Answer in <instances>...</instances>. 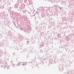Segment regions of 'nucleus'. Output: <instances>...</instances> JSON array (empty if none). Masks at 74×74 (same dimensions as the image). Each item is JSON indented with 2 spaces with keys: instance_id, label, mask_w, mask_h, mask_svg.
Segmentation results:
<instances>
[{
  "instance_id": "obj_1",
  "label": "nucleus",
  "mask_w": 74,
  "mask_h": 74,
  "mask_svg": "<svg viewBox=\"0 0 74 74\" xmlns=\"http://www.w3.org/2000/svg\"><path fill=\"white\" fill-rule=\"evenodd\" d=\"M23 65L24 66H25V65H26L27 64V62H24L23 63Z\"/></svg>"
}]
</instances>
